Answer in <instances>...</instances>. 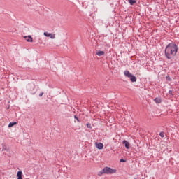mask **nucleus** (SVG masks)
Segmentation results:
<instances>
[{
    "label": "nucleus",
    "instance_id": "nucleus-3",
    "mask_svg": "<svg viewBox=\"0 0 179 179\" xmlns=\"http://www.w3.org/2000/svg\"><path fill=\"white\" fill-rule=\"evenodd\" d=\"M43 35L45 37H50V38H52V40H54L55 38V34H52L51 33H48V32H44Z\"/></svg>",
    "mask_w": 179,
    "mask_h": 179
},
{
    "label": "nucleus",
    "instance_id": "nucleus-22",
    "mask_svg": "<svg viewBox=\"0 0 179 179\" xmlns=\"http://www.w3.org/2000/svg\"><path fill=\"white\" fill-rule=\"evenodd\" d=\"M74 118H75L76 120H77V121L79 122V119H78L76 116H74Z\"/></svg>",
    "mask_w": 179,
    "mask_h": 179
},
{
    "label": "nucleus",
    "instance_id": "nucleus-11",
    "mask_svg": "<svg viewBox=\"0 0 179 179\" xmlns=\"http://www.w3.org/2000/svg\"><path fill=\"white\" fill-rule=\"evenodd\" d=\"M155 103H157V104H160V103H162V99L160 98H155Z\"/></svg>",
    "mask_w": 179,
    "mask_h": 179
},
{
    "label": "nucleus",
    "instance_id": "nucleus-7",
    "mask_svg": "<svg viewBox=\"0 0 179 179\" xmlns=\"http://www.w3.org/2000/svg\"><path fill=\"white\" fill-rule=\"evenodd\" d=\"M96 55H98V57H103V55H104V51H101V50H98L96 52Z\"/></svg>",
    "mask_w": 179,
    "mask_h": 179
},
{
    "label": "nucleus",
    "instance_id": "nucleus-18",
    "mask_svg": "<svg viewBox=\"0 0 179 179\" xmlns=\"http://www.w3.org/2000/svg\"><path fill=\"white\" fill-rule=\"evenodd\" d=\"M120 163H124V162H126V160L124 159H121L120 160Z\"/></svg>",
    "mask_w": 179,
    "mask_h": 179
},
{
    "label": "nucleus",
    "instance_id": "nucleus-8",
    "mask_svg": "<svg viewBox=\"0 0 179 179\" xmlns=\"http://www.w3.org/2000/svg\"><path fill=\"white\" fill-rule=\"evenodd\" d=\"M124 73L127 78H129L132 75L129 71H124Z\"/></svg>",
    "mask_w": 179,
    "mask_h": 179
},
{
    "label": "nucleus",
    "instance_id": "nucleus-5",
    "mask_svg": "<svg viewBox=\"0 0 179 179\" xmlns=\"http://www.w3.org/2000/svg\"><path fill=\"white\" fill-rule=\"evenodd\" d=\"M96 148H97V149L101 150L103 148H104V145L101 143H96Z\"/></svg>",
    "mask_w": 179,
    "mask_h": 179
},
{
    "label": "nucleus",
    "instance_id": "nucleus-14",
    "mask_svg": "<svg viewBox=\"0 0 179 179\" xmlns=\"http://www.w3.org/2000/svg\"><path fill=\"white\" fill-rule=\"evenodd\" d=\"M130 5H135L136 3V0H129Z\"/></svg>",
    "mask_w": 179,
    "mask_h": 179
},
{
    "label": "nucleus",
    "instance_id": "nucleus-4",
    "mask_svg": "<svg viewBox=\"0 0 179 179\" xmlns=\"http://www.w3.org/2000/svg\"><path fill=\"white\" fill-rule=\"evenodd\" d=\"M24 40L27 41L28 43H33V38L31 36H24Z\"/></svg>",
    "mask_w": 179,
    "mask_h": 179
},
{
    "label": "nucleus",
    "instance_id": "nucleus-9",
    "mask_svg": "<svg viewBox=\"0 0 179 179\" xmlns=\"http://www.w3.org/2000/svg\"><path fill=\"white\" fill-rule=\"evenodd\" d=\"M22 174H23V173L21 171H20L17 173V179H22Z\"/></svg>",
    "mask_w": 179,
    "mask_h": 179
},
{
    "label": "nucleus",
    "instance_id": "nucleus-12",
    "mask_svg": "<svg viewBox=\"0 0 179 179\" xmlns=\"http://www.w3.org/2000/svg\"><path fill=\"white\" fill-rule=\"evenodd\" d=\"M103 174H106V173L104 171V169L103 170H101V171L98 172V176L99 177H101V176H103Z\"/></svg>",
    "mask_w": 179,
    "mask_h": 179
},
{
    "label": "nucleus",
    "instance_id": "nucleus-23",
    "mask_svg": "<svg viewBox=\"0 0 179 179\" xmlns=\"http://www.w3.org/2000/svg\"><path fill=\"white\" fill-rule=\"evenodd\" d=\"M134 179H136V178H134Z\"/></svg>",
    "mask_w": 179,
    "mask_h": 179
},
{
    "label": "nucleus",
    "instance_id": "nucleus-15",
    "mask_svg": "<svg viewBox=\"0 0 179 179\" xmlns=\"http://www.w3.org/2000/svg\"><path fill=\"white\" fill-rule=\"evenodd\" d=\"M159 136H161V138H164V132L163 131L160 132Z\"/></svg>",
    "mask_w": 179,
    "mask_h": 179
},
{
    "label": "nucleus",
    "instance_id": "nucleus-21",
    "mask_svg": "<svg viewBox=\"0 0 179 179\" xmlns=\"http://www.w3.org/2000/svg\"><path fill=\"white\" fill-rule=\"evenodd\" d=\"M169 94L173 95V91H172V90H169Z\"/></svg>",
    "mask_w": 179,
    "mask_h": 179
},
{
    "label": "nucleus",
    "instance_id": "nucleus-20",
    "mask_svg": "<svg viewBox=\"0 0 179 179\" xmlns=\"http://www.w3.org/2000/svg\"><path fill=\"white\" fill-rule=\"evenodd\" d=\"M43 94H44V92H41V94H39V97H43Z\"/></svg>",
    "mask_w": 179,
    "mask_h": 179
},
{
    "label": "nucleus",
    "instance_id": "nucleus-10",
    "mask_svg": "<svg viewBox=\"0 0 179 179\" xmlns=\"http://www.w3.org/2000/svg\"><path fill=\"white\" fill-rule=\"evenodd\" d=\"M129 78H130L131 82H136V78L135 77V76L131 75V76H130Z\"/></svg>",
    "mask_w": 179,
    "mask_h": 179
},
{
    "label": "nucleus",
    "instance_id": "nucleus-17",
    "mask_svg": "<svg viewBox=\"0 0 179 179\" xmlns=\"http://www.w3.org/2000/svg\"><path fill=\"white\" fill-rule=\"evenodd\" d=\"M2 150H6V145L5 144H2Z\"/></svg>",
    "mask_w": 179,
    "mask_h": 179
},
{
    "label": "nucleus",
    "instance_id": "nucleus-1",
    "mask_svg": "<svg viewBox=\"0 0 179 179\" xmlns=\"http://www.w3.org/2000/svg\"><path fill=\"white\" fill-rule=\"evenodd\" d=\"M178 46L176 43H169L165 48V57L168 59H173L175 55H177Z\"/></svg>",
    "mask_w": 179,
    "mask_h": 179
},
{
    "label": "nucleus",
    "instance_id": "nucleus-2",
    "mask_svg": "<svg viewBox=\"0 0 179 179\" xmlns=\"http://www.w3.org/2000/svg\"><path fill=\"white\" fill-rule=\"evenodd\" d=\"M103 171H105V174H114V173H117V170L113 169L110 167H105L103 169Z\"/></svg>",
    "mask_w": 179,
    "mask_h": 179
},
{
    "label": "nucleus",
    "instance_id": "nucleus-6",
    "mask_svg": "<svg viewBox=\"0 0 179 179\" xmlns=\"http://www.w3.org/2000/svg\"><path fill=\"white\" fill-rule=\"evenodd\" d=\"M123 145H124L126 149H129V142L127 141V140H124L122 141Z\"/></svg>",
    "mask_w": 179,
    "mask_h": 179
},
{
    "label": "nucleus",
    "instance_id": "nucleus-13",
    "mask_svg": "<svg viewBox=\"0 0 179 179\" xmlns=\"http://www.w3.org/2000/svg\"><path fill=\"white\" fill-rule=\"evenodd\" d=\"M16 122H10L8 124V128H12V127H14V125H16Z\"/></svg>",
    "mask_w": 179,
    "mask_h": 179
},
{
    "label": "nucleus",
    "instance_id": "nucleus-16",
    "mask_svg": "<svg viewBox=\"0 0 179 179\" xmlns=\"http://www.w3.org/2000/svg\"><path fill=\"white\" fill-rule=\"evenodd\" d=\"M87 127L90 128V129H92V124L90 123H87Z\"/></svg>",
    "mask_w": 179,
    "mask_h": 179
},
{
    "label": "nucleus",
    "instance_id": "nucleus-19",
    "mask_svg": "<svg viewBox=\"0 0 179 179\" xmlns=\"http://www.w3.org/2000/svg\"><path fill=\"white\" fill-rule=\"evenodd\" d=\"M166 79L167 80H169V82L171 81V78L169 76H166Z\"/></svg>",
    "mask_w": 179,
    "mask_h": 179
}]
</instances>
